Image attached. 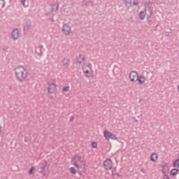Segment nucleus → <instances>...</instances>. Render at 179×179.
Returning <instances> with one entry per match:
<instances>
[{
  "mask_svg": "<svg viewBox=\"0 0 179 179\" xmlns=\"http://www.w3.org/2000/svg\"><path fill=\"white\" fill-rule=\"evenodd\" d=\"M169 171V166H167V164H165L163 166H162V173H164V179H165V175L166 174V173Z\"/></svg>",
  "mask_w": 179,
  "mask_h": 179,
  "instance_id": "6ab92c4d",
  "label": "nucleus"
},
{
  "mask_svg": "<svg viewBox=\"0 0 179 179\" xmlns=\"http://www.w3.org/2000/svg\"><path fill=\"white\" fill-rule=\"evenodd\" d=\"M129 78L131 82H136V80H138V72H136V71H131Z\"/></svg>",
  "mask_w": 179,
  "mask_h": 179,
  "instance_id": "9b49d317",
  "label": "nucleus"
},
{
  "mask_svg": "<svg viewBox=\"0 0 179 179\" xmlns=\"http://www.w3.org/2000/svg\"><path fill=\"white\" fill-rule=\"evenodd\" d=\"M15 79L19 83H22L28 77L29 72L23 65H18L14 69Z\"/></svg>",
  "mask_w": 179,
  "mask_h": 179,
  "instance_id": "f257e3e1",
  "label": "nucleus"
},
{
  "mask_svg": "<svg viewBox=\"0 0 179 179\" xmlns=\"http://www.w3.org/2000/svg\"><path fill=\"white\" fill-rule=\"evenodd\" d=\"M34 171H35V167L31 166L29 171V175H34Z\"/></svg>",
  "mask_w": 179,
  "mask_h": 179,
  "instance_id": "393cba45",
  "label": "nucleus"
},
{
  "mask_svg": "<svg viewBox=\"0 0 179 179\" xmlns=\"http://www.w3.org/2000/svg\"><path fill=\"white\" fill-rule=\"evenodd\" d=\"M25 143H27V140H24Z\"/></svg>",
  "mask_w": 179,
  "mask_h": 179,
  "instance_id": "e433bc0d",
  "label": "nucleus"
},
{
  "mask_svg": "<svg viewBox=\"0 0 179 179\" xmlns=\"http://www.w3.org/2000/svg\"><path fill=\"white\" fill-rule=\"evenodd\" d=\"M83 3L86 6L88 5V2L87 1H83Z\"/></svg>",
  "mask_w": 179,
  "mask_h": 179,
  "instance_id": "7c9ffc66",
  "label": "nucleus"
},
{
  "mask_svg": "<svg viewBox=\"0 0 179 179\" xmlns=\"http://www.w3.org/2000/svg\"><path fill=\"white\" fill-rule=\"evenodd\" d=\"M31 27V22L30 19H25L23 23L24 31H29Z\"/></svg>",
  "mask_w": 179,
  "mask_h": 179,
  "instance_id": "1a4fd4ad",
  "label": "nucleus"
},
{
  "mask_svg": "<svg viewBox=\"0 0 179 179\" xmlns=\"http://www.w3.org/2000/svg\"><path fill=\"white\" fill-rule=\"evenodd\" d=\"M56 90H57V85L55 83H51V81H49V83H48V92L55 93Z\"/></svg>",
  "mask_w": 179,
  "mask_h": 179,
  "instance_id": "0eeeda50",
  "label": "nucleus"
},
{
  "mask_svg": "<svg viewBox=\"0 0 179 179\" xmlns=\"http://www.w3.org/2000/svg\"><path fill=\"white\" fill-rule=\"evenodd\" d=\"M70 172H71V173H73V175H76L77 171H76V168L72 166L71 168H70Z\"/></svg>",
  "mask_w": 179,
  "mask_h": 179,
  "instance_id": "b1692460",
  "label": "nucleus"
},
{
  "mask_svg": "<svg viewBox=\"0 0 179 179\" xmlns=\"http://www.w3.org/2000/svg\"><path fill=\"white\" fill-rule=\"evenodd\" d=\"M12 37L13 38V40H17L19 37V34H20V31L18 30V29H14V30H13L12 31Z\"/></svg>",
  "mask_w": 179,
  "mask_h": 179,
  "instance_id": "4468645a",
  "label": "nucleus"
},
{
  "mask_svg": "<svg viewBox=\"0 0 179 179\" xmlns=\"http://www.w3.org/2000/svg\"><path fill=\"white\" fill-rule=\"evenodd\" d=\"M125 3L126 6L129 8L131 6L138 5L139 2L138 0H123Z\"/></svg>",
  "mask_w": 179,
  "mask_h": 179,
  "instance_id": "9d476101",
  "label": "nucleus"
},
{
  "mask_svg": "<svg viewBox=\"0 0 179 179\" xmlns=\"http://www.w3.org/2000/svg\"><path fill=\"white\" fill-rule=\"evenodd\" d=\"M135 122H136V123H138L137 119H135Z\"/></svg>",
  "mask_w": 179,
  "mask_h": 179,
  "instance_id": "c9c22d12",
  "label": "nucleus"
},
{
  "mask_svg": "<svg viewBox=\"0 0 179 179\" xmlns=\"http://www.w3.org/2000/svg\"><path fill=\"white\" fill-rule=\"evenodd\" d=\"M73 162L74 166H76V168H80V165L78 163L80 162V164H83V162H84V157L80 155H75L73 158Z\"/></svg>",
  "mask_w": 179,
  "mask_h": 179,
  "instance_id": "7ed1b4c3",
  "label": "nucleus"
},
{
  "mask_svg": "<svg viewBox=\"0 0 179 179\" xmlns=\"http://www.w3.org/2000/svg\"><path fill=\"white\" fill-rule=\"evenodd\" d=\"M43 48V45H38V47H36V53L38 54L40 57H42L43 55V51L42 49Z\"/></svg>",
  "mask_w": 179,
  "mask_h": 179,
  "instance_id": "dca6fc26",
  "label": "nucleus"
},
{
  "mask_svg": "<svg viewBox=\"0 0 179 179\" xmlns=\"http://www.w3.org/2000/svg\"><path fill=\"white\" fill-rule=\"evenodd\" d=\"M178 166H179V164H178ZM178 172H179V169H178Z\"/></svg>",
  "mask_w": 179,
  "mask_h": 179,
  "instance_id": "4c0bfd02",
  "label": "nucleus"
},
{
  "mask_svg": "<svg viewBox=\"0 0 179 179\" xmlns=\"http://www.w3.org/2000/svg\"><path fill=\"white\" fill-rule=\"evenodd\" d=\"M117 178H121V175H120V173H116Z\"/></svg>",
  "mask_w": 179,
  "mask_h": 179,
  "instance_id": "72a5a7b5",
  "label": "nucleus"
},
{
  "mask_svg": "<svg viewBox=\"0 0 179 179\" xmlns=\"http://www.w3.org/2000/svg\"><path fill=\"white\" fill-rule=\"evenodd\" d=\"M178 164H179V158H178L177 159H175V161L173 162V166H176L177 169H178L179 166H178Z\"/></svg>",
  "mask_w": 179,
  "mask_h": 179,
  "instance_id": "5701e85b",
  "label": "nucleus"
},
{
  "mask_svg": "<svg viewBox=\"0 0 179 179\" xmlns=\"http://www.w3.org/2000/svg\"><path fill=\"white\" fill-rule=\"evenodd\" d=\"M103 136L106 140H117V137L115 136V134H113L110 131H103Z\"/></svg>",
  "mask_w": 179,
  "mask_h": 179,
  "instance_id": "6e6552de",
  "label": "nucleus"
},
{
  "mask_svg": "<svg viewBox=\"0 0 179 179\" xmlns=\"http://www.w3.org/2000/svg\"><path fill=\"white\" fill-rule=\"evenodd\" d=\"M71 27L67 23L63 24L62 31L66 36H69L71 33Z\"/></svg>",
  "mask_w": 179,
  "mask_h": 179,
  "instance_id": "f8f14e48",
  "label": "nucleus"
},
{
  "mask_svg": "<svg viewBox=\"0 0 179 179\" xmlns=\"http://www.w3.org/2000/svg\"><path fill=\"white\" fill-rule=\"evenodd\" d=\"M147 17H148V22L150 23V22H152V16H149V15H147Z\"/></svg>",
  "mask_w": 179,
  "mask_h": 179,
  "instance_id": "c85d7f7f",
  "label": "nucleus"
},
{
  "mask_svg": "<svg viewBox=\"0 0 179 179\" xmlns=\"http://www.w3.org/2000/svg\"><path fill=\"white\" fill-rule=\"evenodd\" d=\"M48 166V161H41L38 165V170L40 173L45 175L46 173V168Z\"/></svg>",
  "mask_w": 179,
  "mask_h": 179,
  "instance_id": "20e7f679",
  "label": "nucleus"
},
{
  "mask_svg": "<svg viewBox=\"0 0 179 179\" xmlns=\"http://www.w3.org/2000/svg\"><path fill=\"white\" fill-rule=\"evenodd\" d=\"M82 69L83 73H85L86 78H90L92 76V73L90 71H92V66L91 62H88L87 65H83L82 66Z\"/></svg>",
  "mask_w": 179,
  "mask_h": 179,
  "instance_id": "f03ea898",
  "label": "nucleus"
},
{
  "mask_svg": "<svg viewBox=\"0 0 179 179\" xmlns=\"http://www.w3.org/2000/svg\"><path fill=\"white\" fill-rule=\"evenodd\" d=\"M69 90H70L69 85H67V87H64V88L62 89L63 92H69Z\"/></svg>",
  "mask_w": 179,
  "mask_h": 179,
  "instance_id": "bb28decb",
  "label": "nucleus"
},
{
  "mask_svg": "<svg viewBox=\"0 0 179 179\" xmlns=\"http://www.w3.org/2000/svg\"><path fill=\"white\" fill-rule=\"evenodd\" d=\"M63 66L68 68L70 65L69 59L68 58H64L62 60Z\"/></svg>",
  "mask_w": 179,
  "mask_h": 179,
  "instance_id": "aec40b11",
  "label": "nucleus"
},
{
  "mask_svg": "<svg viewBox=\"0 0 179 179\" xmlns=\"http://www.w3.org/2000/svg\"><path fill=\"white\" fill-rule=\"evenodd\" d=\"M52 6V10H54V6H56V10H58L59 5V3H53Z\"/></svg>",
  "mask_w": 179,
  "mask_h": 179,
  "instance_id": "a878e982",
  "label": "nucleus"
},
{
  "mask_svg": "<svg viewBox=\"0 0 179 179\" xmlns=\"http://www.w3.org/2000/svg\"><path fill=\"white\" fill-rule=\"evenodd\" d=\"M5 3H6L5 0H0V10H1V9H3V8H4Z\"/></svg>",
  "mask_w": 179,
  "mask_h": 179,
  "instance_id": "4be33fe9",
  "label": "nucleus"
},
{
  "mask_svg": "<svg viewBox=\"0 0 179 179\" xmlns=\"http://www.w3.org/2000/svg\"><path fill=\"white\" fill-rule=\"evenodd\" d=\"M83 61L85 62L86 59L85 57H82V54H79V55H78L76 57V65H79V66L82 65Z\"/></svg>",
  "mask_w": 179,
  "mask_h": 179,
  "instance_id": "ddd939ff",
  "label": "nucleus"
},
{
  "mask_svg": "<svg viewBox=\"0 0 179 179\" xmlns=\"http://www.w3.org/2000/svg\"><path fill=\"white\" fill-rule=\"evenodd\" d=\"M165 178H166V179H170L169 175H167V173H166Z\"/></svg>",
  "mask_w": 179,
  "mask_h": 179,
  "instance_id": "473e14b6",
  "label": "nucleus"
},
{
  "mask_svg": "<svg viewBox=\"0 0 179 179\" xmlns=\"http://www.w3.org/2000/svg\"><path fill=\"white\" fill-rule=\"evenodd\" d=\"M179 171L177 168V166H173V169H171V172H170V175L171 176H176V175H178Z\"/></svg>",
  "mask_w": 179,
  "mask_h": 179,
  "instance_id": "f3484780",
  "label": "nucleus"
},
{
  "mask_svg": "<svg viewBox=\"0 0 179 179\" xmlns=\"http://www.w3.org/2000/svg\"><path fill=\"white\" fill-rule=\"evenodd\" d=\"M74 119H75V116H71L70 117V122H73Z\"/></svg>",
  "mask_w": 179,
  "mask_h": 179,
  "instance_id": "c756f323",
  "label": "nucleus"
},
{
  "mask_svg": "<svg viewBox=\"0 0 179 179\" xmlns=\"http://www.w3.org/2000/svg\"><path fill=\"white\" fill-rule=\"evenodd\" d=\"M157 158H158L157 154H156V152H153V154H152L150 156V161H152V162H155Z\"/></svg>",
  "mask_w": 179,
  "mask_h": 179,
  "instance_id": "412c9836",
  "label": "nucleus"
},
{
  "mask_svg": "<svg viewBox=\"0 0 179 179\" xmlns=\"http://www.w3.org/2000/svg\"><path fill=\"white\" fill-rule=\"evenodd\" d=\"M50 20H52V22H54L53 17H50Z\"/></svg>",
  "mask_w": 179,
  "mask_h": 179,
  "instance_id": "f704fd0d",
  "label": "nucleus"
},
{
  "mask_svg": "<svg viewBox=\"0 0 179 179\" xmlns=\"http://www.w3.org/2000/svg\"><path fill=\"white\" fill-rule=\"evenodd\" d=\"M138 80L140 85H143L146 80V78L145 75H139L138 76Z\"/></svg>",
  "mask_w": 179,
  "mask_h": 179,
  "instance_id": "2eb2a0df",
  "label": "nucleus"
},
{
  "mask_svg": "<svg viewBox=\"0 0 179 179\" xmlns=\"http://www.w3.org/2000/svg\"><path fill=\"white\" fill-rule=\"evenodd\" d=\"M89 2L90 3V2H91V1H89Z\"/></svg>",
  "mask_w": 179,
  "mask_h": 179,
  "instance_id": "ea45409f",
  "label": "nucleus"
},
{
  "mask_svg": "<svg viewBox=\"0 0 179 179\" xmlns=\"http://www.w3.org/2000/svg\"><path fill=\"white\" fill-rule=\"evenodd\" d=\"M145 14L147 10L149 12L148 15L150 16H152L153 13V7H152V2H145Z\"/></svg>",
  "mask_w": 179,
  "mask_h": 179,
  "instance_id": "423d86ee",
  "label": "nucleus"
},
{
  "mask_svg": "<svg viewBox=\"0 0 179 179\" xmlns=\"http://www.w3.org/2000/svg\"><path fill=\"white\" fill-rule=\"evenodd\" d=\"M145 15H146V10H145V4L144 10H141L139 13V19H141L142 20H143V19H145Z\"/></svg>",
  "mask_w": 179,
  "mask_h": 179,
  "instance_id": "a211bd4d",
  "label": "nucleus"
},
{
  "mask_svg": "<svg viewBox=\"0 0 179 179\" xmlns=\"http://www.w3.org/2000/svg\"><path fill=\"white\" fill-rule=\"evenodd\" d=\"M103 165L106 171H110L113 166V162L112 159H110V158H108L107 159H106V161L103 162Z\"/></svg>",
  "mask_w": 179,
  "mask_h": 179,
  "instance_id": "39448f33",
  "label": "nucleus"
},
{
  "mask_svg": "<svg viewBox=\"0 0 179 179\" xmlns=\"http://www.w3.org/2000/svg\"><path fill=\"white\" fill-rule=\"evenodd\" d=\"M20 1L22 2V5H25L26 0H20Z\"/></svg>",
  "mask_w": 179,
  "mask_h": 179,
  "instance_id": "2f4dec72",
  "label": "nucleus"
},
{
  "mask_svg": "<svg viewBox=\"0 0 179 179\" xmlns=\"http://www.w3.org/2000/svg\"><path fill=\"white\" fill-rule=\"evenodd\" d=\"M97 145H98V144H97V143H96V141H93V142L92 143V148H97Z\"/></svg>",
  "mask_w": 179,
  "mask_h": 179,
  "instance_id": "cd10ccee",
  "label": "nucleus"
},
{
  "mask_svg": "<svg viewBox=\"0 0 179 179\" xmlns=\"http://www.w3.org/2000/svg\"><path fill=\"white\" fill-rule=\"evenodd\" d=\"M178 92H179V85H178Z\"/></svg>",
  "mask_w": 179,
  "mask_h": 179,
  "instance_id": "58836bf2",
  "label": "nucleus"
}]
</instances>
